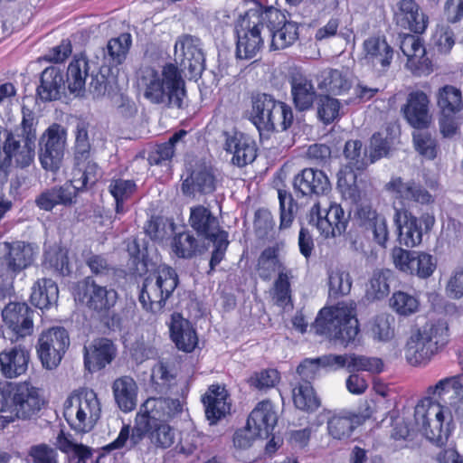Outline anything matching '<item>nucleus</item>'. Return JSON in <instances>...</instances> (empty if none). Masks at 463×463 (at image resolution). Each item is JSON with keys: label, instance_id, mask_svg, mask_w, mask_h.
<instances>
[{"label": "nucleus", "instance_id": "41", "mask_svg": "<svg viewBox=\"0 0 463 463\" xmlns=\"http://www.w3.org/2000/svg\"><path fill=\"white\" fill-rule=\"evenodd\" d=\"M291 92L294 103L299 110H306L311 108L317 97L312 81L300 75L293 77L291 80Z\"/></svg>", "mask_w": 463, "mask_h": 463}, {"label": "nucleus", "instance_id": "53", "mask_svg": "<svg viewBox=\"0 0 463 463\" xmlns=\"http://www.w3.org/2000/svg\"><path fill=\"white\" fill-rule=\"evenodd\" d=\"M137 185L132 180L113 179L109 185V191L116 201V213L122 214L126 212L124 202L135 193Z\"/></svg>", "mask_w": 463, "mask_h": 463}, {"label": "nucleus", "instance_id": "11", "mask_svg": "<svg viewBox=\"0 0 463 463\" xmlns=\"http://www.w3.org/2000/svg\"><path fill=\"white\" fill-rule=\"evenodd\" d=\"M307 220L325 238L343 234L348 221L341 205L330 202L328 198L318 201L311 207Z\"/></svg>", "mask_w": 463, "mask_h": 463}, {"label": "nucleus", "instance_id": "61", "mask_svg": "<svg viewBox=\"0 0 463 463\" xmlns=\"http://www.w3.org/2000/svg\"><path fill=\"white\" fill-rule=\"evenodd\" d=\"M340 101L328 95L320 96L317 103L318 118L325 123H332L339 117Z\"/></svg>", "mask_w": 463, "mask_h": 463}, {"label": "nucleus", "instance_id": "17", "mask_svg": "<svg viewBox=\"0 0 463 463\" xmlns=\"http://www.w3.org/2000/svg\"><path fill=\"white\" fill-rule=\"evenodd\" d=\"M400 48L407 57V68L414 74L428 75L432 71L430 60L426 56V50L419 31L405 33L401 37Z\"/></svg>", "mask_w": 463, "mask_h": 463}, {"label": "nucleus", "instance_id": "56", "mask_svg": "<svg viewBox=\"0 0 463 463\" xmlns=\"http://www.w3.org/2000/svg\"><path fill=\"white\" fill-rule=\"evenodd\" d=\"M269 122L270 124L268 125L266 132L287 130L293 122L291 108L283 102L277 101Z\"/></svg>", "mask_w": 463, "mask_h": 463}, {"label": "nucleus", "instance_id": "30", "mask_svg": "<svg viewBox=\"0 0 463 463\" xmlns=\"http://www.w3.org/2000/svg\"><path fill=\"white\" fill-rule=\"evenodd\" d=\"M293 185L303 195L323 194L330 188L329 180L324 172L313 168H306L297 175Z\"/></svg>", "mask_w": 463, "mask_h": 463}, {"label": "nucleus", "instance_id": "27", "mask_svg": "<svg viewBox=\"0 0 463 463\" xmlns=\"http://www.w3.org/2000/svg\"><path fill=\"white\" fill-rule=\"evenodd\" d=\"M229 395L224 387L211 385L203 396V402L205 409L206 419L210 424H215L222 418L230 412L231 403L228 401Z\"/></svg>", "mask_w": 463, "mask_h": 463}, {"label": "nucleus", "instance_id": "49", "mask_svg": "<svg viewBox=\"0 0 463 463\" xmlns=\"http://www.w3.org/2000/svg\"><path fill=\"white\" fill-rule=\"evenodd\" d=\"M236 55L240 59H251L262 45L260 31H237Z\"/></svg>", "mask_w": 463, "mask_h": 463}, {"label": "nucleus", "instance_id": "35", "mask_svg": "<svg viewBox=\"0 0 463 463\" xmlns=\"http://www.w3.org/2000/svg\"><path fill=\"white\" fill-rule=\"evenodd\" d=\"M112 391L118 408L125 412L133 411L137 406V385L133 378L122 376L116 379Z\"/></svg>", "mask_w": 463, "mask_h": 463}, {"label": "nucleus", "instance_id": "7", "mask_svg": "<svg viewBox=\"0 0 463 463\" xmlns=\"http://www.w3.org/2000/svg\"><path fill=\"white\" fill-rule=\"evenodd\" d=\"M448 326L444 322L426 323L411 333L405 348L404 356L411 365L428 363L439 345L445 344Z\"/></svg>", "mask_w": 463, "mask_h": 463}, {"label": "nucleus", "instance_id": "63", "mask_svg": "<svg viewBox=\"0 0 463 463\" xmlns=\"http://www.w3.org/2000/svg\"><path fill=\"white\" fill-rule=\"evenodd\" d=\"M112 105L115 109L116 116L124 121L133 118L137 112V107L136 103L124 94H117L112 98Z\"/></svg>", "mask_w": 463, "mask_h": 463}, {"label": "nucleus", "instance_id": "64", "mask_svg": "<svg viewBox=\"0 0 463 463\" xmlns=\"http://www.w3.org/2000/svg\"><path fill=\"white\" fill-rule=\"evenodd\" d=\"M29 463H59L57 451L46 444H38L30 448Z\"/></svg>", "mask_w": 463, "mask_h": 463}, {"label": "nucleus", "instance_id": "31", "mask_svg": "<svg viewBox=\"0 0 463 463\" xmlns=\"http://www.w3.org/2000/svg\"><path fill=\"white\" fill-rule=\"evenodd\" d=\"M428 96L422 91L410 94L403 109L407 121L415 128H426L430 122Z\"/></svg>", "mask_w": 463, "mask_h": 463}, {"label": "nucleus", "instance_id": "34", "mask_svg": "<svg viewBox=\"0 0 463 463\" xmlns=\"http://www.w3.org/2000/svg\"><path fill=\"white\" fill-rule=\"evenodd\" d=\"M317 88L328 94L343 95L352 87L350 74L346 71L328 69L320 72L317 78Z\"/></svg>", "mask_w": 463, "mask_h": 463}, {"label": "nucleus", "instance_id": "48", "mask_svg": "<svg viewBox=\"0 0 463 463\" xmlns=\"http://www.w3.org/2000/svg\"><path fill=\"white\" fill-rule=\"evenodd\" d=\"M353 280L347 269L335 266L328 271L329 295L338 298L348 295L351 291Z\"/></svg>", "mask_w": 463, "mask_h": 463}, {"label": "nucleus", "instance_id": "15", "mask_svg": "<svg viewBox=\"0 0 463 463\" xmlns=\"http://www.w3.org/2000/svg\"><path fill=\"white\" fill-rule=\"evenodd\" d=\"M236 20L235 29H283L287 24L285 14L279 9L269 7L263 9L261 5H254L243 14H232Z\"/></svg>", "mask_w": 463, "mask_h": 463}, {"label": "nucleus", "instance_id": "58", "mask_svg": "<svg viewBox=\"0 0 463 463\" xmlns=\"http://www.w3.org/2000/svg\"><path fill=\"white\" fill-rule=\"evenodd\" d=\"M132 43L130 33H121L117 38L109 41L107 48L109 56L115 64H121L126 60L127 54Z\"/></svg>", "mask_w": 463, "mask_h": 463}, {"label": "nucleus", "instance_id": "62", "mask_svg": "<svg viewBox=\"0 0 463 463\" xmlns=\"http://www.w3.org/2000/svg\"><path fill=\"white\" fill-rule=\"evenodd\" d=\"M413 142L416 150L424 157L433 159L436 156V141L427 131L418 128L413 133Z\"/></svg>", "mask_w": 463, "mask_h": 463}, {"label": "nucleus", "instance_id": "44", "mask_svg": "<svg viewBox=\"0 0 463 463\" xmlns=\"http://www.w3.org/2000/svg\"><path fill=\"white\" fill-rule=\"evenodd\" d=\"M185 130L175 133L168 142L156 146L148 154L147 161L151 165L168 166L175 153V146L186 136Z\"/></svg>", "mask_w": 463, "mask_h": 463}, {"label": "nucleus", "instance_id": "10", "mask_svg": "<svg viewBox=\"0 0 463 463\" xmlns=\"http://www.w3.org/2000/svg\"><path fill=\"white\" fill-rule=\"evenodd\" d=\"M362 143L359 140H350L345 143L344 155L347 165L341 169L337 175V187L345 199L356 203L361 199L362 188L357 183V175L354 169L362 170L366 165L365 153L362 151Z\"/></svg>", "mask_w": 463, "mask_h": 463}, {"label": "nucleus", "instance_id": "8", "mask_svg": "<svg viewBox=\"0 0 463 463\" xmlns=\"http://www.w3.org/2000/svg\"><path fill=\"white\" fill-rule=\"evenodd\" d=\"M100 413V402L96 392L90 389L74 392L64 403V418L71 428L78 432L90 431L99 420Z\"/></svg>", "mask_w": 463, "mask_h": 463}, {"label": "nucleus", "instance_id": "60", "mask_svg": "<svg viewBox=\"0 0 463 463\" xmlns=\"http://www.w3.org/2000/svg\"><path fill=\"white\" fill-rule=\"evenodd\" d=\"M173 251L181 258H191L197 251H201L194 237L183 232L175 237L172 244Z\"/></svg>", "mask_w": 463, "mask_h": 463}, {"label": "nucleus", "instance_id": "12", "mask_svg": "<svg viewBox=\"0 0 463 463\" xmlns=\"http://www.w3.org/2000/svg\"><path fill=\"white\" fill-rule=\"evenodd\" d=\"M393 220L397 226L400 244L408 248L420 244L423 232H429L435 224L432 213H425L417 218L404 209H396Z\"/></svg>", "mask_w": 463, "mask_h": 463}, {"label": "nucleus", "instance_id": "33", "mask_svg": "<svg viewBox=\"0 0 463 463\" xmlns=\"http://www.w3.org/2000/svg\"><path fill=\"white\" fill-rule=\"evenodd\" d=\"M387 190L396 199L413 201L422 204L432 202V196L413 181L403 182L402 178H392L387 184Z\"/></svg>", "mask_w": 463, "mask_h": 463}, {"label": "nucleus", "instance_id": "50", "mask_svg": "<svg viewBox=\"0 0 463 463\" xmlns=\"http://www.w3.org/2000/svg\"><path fill=\"white\" fill-rule=\"evenodd\" d=\"M57 447L70 458H77V463H86L92 457V449L83 444L74 442L70 434L62 430L57 436Z\"/></svg>", "mask_w": 463, "mask_h": 463}, {"label": "nucleus", "instance_id": "42", "mask_svg": "<svg viewBox=\"0 0 463 463\" xmlns=\"http://www.w3.org/2000/svg\"><path fill=\"white\" fill-rule=\"evenodd\" d=\"M436 99L440 113L458 114L463 109L462 92L456 86L444 85L439 88Z\"/></svg>", "mask_w": 463, "mask_h": 463}, {"label": "nucleus", "instance_id": "38", "mask_svg": "<svg viewBox=\"0 0 463 463\" xmlns=\"http://www.w3.org/2000/svg\"><path fill=\"white\" fill-rule=\"evenodd\" d=\"M59 289L56 283L50 279H42L32 288L31 302L40 309L49 308L56 304Z\"/></svg>", "mask_w": 463, "mask_h": 463}, {"label": "nucleus", "instance_id": "29", "mask_svg": "<svg viewBox=\"0 0 463 463\" xmlns=\"http://www.w3.org/2000/svg\"><path fill=\"white\" fill-rule=\"evenodd\" d=\"M30 353L22 346H14L0 353V372L6 378L24 374L28 368Z\"/></svg>", "mask_w": 463, "mask_h": 463}, {"label": "nucleus", "instance_id": "47", "mask_svg": "<svg viewBox=\"0 0 463 463\" xmlns=\"http://www.w3.org/2000/svg\"><path fill=\"white\" fill-rule=\"evenodd\" d=\"M359 424V418L355 415H334L327 421V431L333 439L345 440Z\"/></svg>", "mask_w": 463, "mask_h": 463}, {"label": "nucleus", "instance_id": "23", "mask_svg": "<svg viewBox=\"0 0 463 463\" xmlns=\"http://www.w3.org/2000/svg\"><path fill=\"white\" fill-rule=\"evenodd\" d=\"M278 422V413L269 401L260 402L249 415L247 424L260 439L272 435Z\"/></svg>", "mask_w": 463, "mask_h": 463}, {"label": "nucleus", "instance_id": "40", "mask_svg": "<svg viewBox=\"0 0 463 463\" xmlns=\"http://www.w3.org/2000/svg\"><path fill=\"white\" fill-rule=\"evenodd\" d=\"M214 177L206 166H198L194 169L182 184L185 194H192L195 191L209 194L214 190Z\"/></svg>", "mask_w": 463, "mask_h": 463}, {"label": "nucleus", "instance_id": "54", "mask_svg": "<svg viewBox=\"0 0 463 463\" xmlns=\"http://www.w3.org/2000/svg\"><path fill=\"white\" fill-rule=\"evenodd\" d=\"M393 324L394 318L392 316L386 313L378 315L370 322V335L376 341H390L394 335Z\"/></svg>", "mask_w": 463, "mask_h": 463}, {"label": "nucleus", "instance_id": "39", "mask_svg": "<svg viewBox=\"0 0 463 463\" xmlns=\"http://www.w3.org/2000/svg\"><path fill=\"white\" fill-rule=\"evenodd\" d=\"M276 102L277 100L267 94L258 95L252 101L251 118L260 136L264 135L268 125L270 124Z\"/></svg>", "mask_w": 463, "mask_h": 463}, {"label": "nucleus", "instance_id": "22", "mask_svg": "<svg viewBox=\"0 0 463 463\" xmlns=\"http://www.w3.org/2000/svg\"><path fill=\"white\" fill-rule=\"evenodd\" d=\"M175 57L180 66L191 73H201L204 68V55L199 47V41L191 36L185 35L176 42Z\"/></svg>", "mask_w": 463, "mask_h": 463}, {"label": "nucleus", "instance_id": "14", "mask_svg": "<svg viewBox=\"0 0 463 463\" xmlns=\"http://www.w3.org/2000/svg\"><path fill=\"white\" fill-rule=\"evenodd\" d=\"M66 144V128L57 123L49 126L40 137V161L44 169L55 171L59 168Z\"/></svg>", "mask_w": 463, "mask_h": 463}, {"label": "nucleus", "instance_id": "59", "mask_svg": "<svg viewBox=\"0 0 463 463\" xmlns=\"http://www.w3.org/2000/svg\"><path fill=\"white\" fill-rule=\"evenodd\" d=\"M383 370V363L379 358L349 354L348 371L350 373L366 371L371 373H380Z\"/></svg>", "mask_w": 463, "mask_h": 463}, {"label": "nucleus", "instance_id": "52", "mask_svg": "<svg viewBox=\"0 0 463 463\" xmlns=\"http://www.w3.org/2000/svg\"><path fill=\"white\" fill-rule=\"evenodd\" d=\"M99 175L98 165L92 160H76V166L72 172V177L77 188H85L88 184H93Z\"/></svg>", "mask_w": 463, "mask_h": 463}, {"label": "nucleus", "instance_id": "43", "mask_svg": "<svg viewBox=\"0 0 463 463\" xmlns=\"http://www.w3.org/2000/svg\"><path fill=\"white\" fill-rule=\"evenodd\" d=\"M392 271L390 269H375L365 287V297L369 300H379L390 293V281Z\"/></svg>", "mask_w": 463, "mask_h": 463}, {"label": "nucleus", "instance_id": "20", "mask_svg": "<svg viewBox=\"0 0 463 463\" xmlns=\"http://www.w3.org/2000/svg\"><path fill=\"white\" fill-rule=\"evenodd\" d=\"M34 248L23 241L0 243V261L2 266L13 273H18L29 267L34 260Z\"/></svg>", "mask_w": 463, "mask_h": 463}, {"label": "nucleus", "instance_id": "28", "mask_svg": "<svg viewBox=\"0 0 463 463\" xmlns=\"http://www.w3.org/2000/svg\"><path fill=\"white\" fill-rule=\"evenodd\" d=\"M173 342L179 350L192 352L198 344V336L192 324L180 314L174 313L169 326Z\"/></svg>", "mask_w": 463, "mask_h": 463}, {"label": "nucleus", "instance_id": "1", "mask_svg": "<svg viewBox=\"0 0 463 463\" xmlns=\"http://www.w3.org/2000/svg\"><path fill=\"white\" fill-rule=\"evenodd\" d=\"M463 374L439 380L430 392L443 402L430 398L420 400L414 409V426L437 446H442L454 429V422L463 418Z\"/></svg>", "mask_w": 463, "mask_h": 463}, {"label": "nucleus", "instance_id": "57", "mask_svg": "<svg viewBox=\"0 0 463 463\" xmlns=\"http://www.w3.org/2000/svg\"><path fill=\"white\" fill-rule=\"evenodd\" d=\"M286 269L278 257V250L275 248H268L260 256L258 262L259 275L263 279H269L271 274Z\"/></svg>", "mask_w": 463, "mask_h": 463}, {"label": "nucleus", "instance_id": "6", "mask_svg": "<svg viewBox=\"0 0 463 463\" xmlns=\"http://www.w3.org/2000/svg\"><path fill=\"white\" fill-rule=\"evenodd\" d=\"M314 328L317 334L344 345L354 341L359 332L354 302H341L323 308L315 321Z\"/></svg>", "mask_w": 463, "mask_h": 463}, {"label": "nucleus", "instance_id": "18", "mask_svg": "<svg viewBox=\"0 0 463 463\" xmlns=\"http://www.w3.org/2000/svg\"><path fill=\"white\" fill-rule=\"evenodd\" d=\"M364 65L376 72L386 71L393 59V49L383 35L374 34L364 40L363 44Z\"/></svg>", "mask_w": 463, "mask_h": 463}, {"label": "nucleus", "instance_id": "25", "mask_svg": "<svg viewBox=\"0 0 463 463\" xmlns=\"http://www.w3.org/2000/svg\"><path fill=\"white\" fill-rule=\"evenodd\" d=\"M224 148L228 153L232 154V162L242 167L256 157V146L254 142L241 132L225 134Z\"/></svg>", "mask_w": 463, "mask_h": 463}, {"label": "nucleus", "instance_id": "51", "mask_svg": "<svg viewBox=\"0 0 463 463\" xmlns=\"http://www.w3.org/2000/svg\"><path fill=\"white\" fill-rule=\"evenodd\" d=\"M293 278L292 270H279L271 289L272 299L279 307H286L291 303V288L289 279Z\"/></svg>", "mask_w": 463, "mask_h": 463}, {"label": "nucleus", "instance_id": "4", "mask_svg": "<svg viewBox=\"0 0 463 463\" xmlns=\"http://www.w3.org/2000/svg\"><path fill=\"white\" fill-rule=\"evenodd\" d=\"M22 113L20 126L14 131H4L5 141L0 153L4 165L24 168L34 160L37 120L29 109L24 107Z\"/></svg>", "mask_w": 463, "mask_h": 463}, {"label": "nucleus", "instance_id": "13", "mask_svg": "<svg viewBox=\"0 0 463 463\" xmlns=\"http://www.w3.org/2000/svg\"><path fill=\"white\" fill-rule=\"evenodd\" d=\"M69 345L70 337L65 328L53 326L43 330L39 335L36 345L43 366L48 370L56 368Z\"/></svg>", "mask_w": 463, "mask_h": 463}, {"label": "nucleus", "instance_id": "46", "mask_svg": "<svg viewBox=\"0 0 463 463\" xmlns=\"http://www.w3.org/2000/svg\"><path fill=\"white\" fill-rule=\"evenodd\" d=\"M358 213L364 220L366 228L372 231L376 242L380 245H384L389 234L385 218L370 207L361 208Z\"/></svg>", "mask_w": 463, "mask_h": 463}, {"label": "nucleus", "instance_id": "24", "mask_svg": "<svg viewBox=\"0 0 463 463\" xmlns=\"http://www.w3.org/2000/svg\"><path fill=\"white\" fill-rule=\"evenodd\" d=\"M117 348L107 338L95 339L84 347V365L90 372L105 368L115 358Z\"/></svg>", "mask_w": 463, "mask_h": 463}, {"label": "nucleus", "instance_id": "19", "mask_svg": "<svg viewBox=\"0 0 463 463\" xmlns=\"http://www.w3.org/2000/svg\"><path fill=\"white\" fill-rule=\"evenodd\" d=\"M392 256L397 269L420 278L430 277L436 267L431 255L425 252L408 251L399 248L393 250Z\"/></svg>", "mask_w": 463, "mask_h": 463}, {"label": "nucleus", "instance_id": "37", "mask_svg": "<svg viewBox=\"0 0 463 463\" xmlns=\"http://www.w3.org/2000/svg\"><path fill=\"white\" fill-rule=\"evenodd\" d=\"M89 70V61L82 54L74 57L70 62L67 70V82L71 93L80 95L84 91Z\"/></svg>", "mask_w": 463, "mask_h": 463}, {"label": "nucleus", "instance_id": "32", "mask_svg": "<svg viewBox=\"0 0 463 463\" xmlns=\"http://www.w3.org/2000/svg\"><path fill=\"white\" fill-rule=\"evenodd\" d=\"M394 19L401 29H426L428 26V16L414 0H401Z\"/></svg>", "mask_w": 463, "mask_h": 463}, {"label": "nucleus", "instance_id": "36", "mask_svg": "<svg viewBox=\"0 0 463 463\" xmlns=\"http://www.w3.org/2000/svg\"><path fill=\"white\" fill-rule=\"evenodd\" d=\"M64 87L63 75L57 67L46 68L41 75V85L37 92L43 100L57 99Z\"/></svg>", "mask_w": 463, "mask_h": 463}, {"label": "nucleus", "instance_id": "16", "mask_svg": "<svg viewBox=\"0 0 463 463\" xmlns=\"http://www.w3.org/2000/svg\"><path fill=\"white\" fill-rule=\"evenodd\" d=\"M78 300L97 311L108 310L117 301V292L96 283L91 278L80 281L74 293Z\"/></svg>", "mask_w": 463, "mask_h": 463}, {"label": "nucleus", "instance_id": "21", "mask_svg": "<svg viewBox=\"0 0 463 463\" xmlns=\"http://www.w3.org/2000/svg\"><path fill=\"white\" fill-rule=\"evenodd\" d=\"M2 318L17 338L33 333V311L25 303L10 302L2 310Z\"/></svg>", "mask_w": 463, "mask_h": 463}, {"label": "nucleus", "instance_id": "9", "mask_svg": "<svg viewBox=\"0 0 463 463\" xmlns=\"http://www.w3.org/2000/svg\"><path fill=\"white\" fill-rule=\"evenodd\" d=\"M178 279L175 269L168 266H159L148 275L139 294L142 307L154 314L163 312L166 300L177 287Z\"/></svg>", "mask_w": 463, "mask_h": 463}, {"label": "nucleus", "instance_id": "5", "mask_svg": "<svg viewBox=\"0 0 463 463\" xmlns=\"http://www.w3.org/2000/svg\"><path fill=\"white\" fill-rule=\"evenodd\" d=\"M38 390L27 383L0 381V429L15 420H26L41 409Z\"/></svg>", "mask_w": 463, "mask_h": 463}, {"label": "nucleus", "instance_id": "2", "mask_svg": "<svg viewBox=\"0 0 463 463\" xmlns=\"http://www.w3.org/2000/svg\"><path fill=\"white\" fill-rule=\"evenodd\" d=\"M181 411L176 399L149 398L140 407L136 416V426L124 425L117 439L105 446L104 450L131 449L146 435L156 448H170L175 440V430L169 420Z\"/></svg>", "mask_w": 463, "mask_h": 463}, {"label": "nucleus", "instance_id": "45", "mask_svg": "<svg viewBox=\"0 0 463 463\" xmlns=\"http://www.w3.org/2000/svg\"><path fill=\"white\" fill-rule=\"evenodd\" d=\"M294 405L305 411H314L320 406V401L308 381L297 383L292 388Z\"/></svg>", "mask_w": 463, "mask_h": 463}, {"label": "nucleus", "instance_id": "55", "mask_svg": "<svg viewBox=\"0 0 463 463\" xmlns=\"http://www.w3.org/2000/svg\"><path fill=\"white\" fill-rule=\"evenodd\" d=\"M390 307L399 316L409 317L418 311L420 302L414 295L399 290L390 298Z\"/></svg>", "mask_w": 463, "mask_h": 463}, {"label": "nucleus", "instance_id": "3", "mask_svg": "<svg viewBox=\"0 0 463 463\" xmlns=\"http://www.w3.org/2000/svg\"><path fill=\"white\" fill-rule=\"evenodd\" d=\"M137 84L144 97L153 104L181 108L185 91L184 80L173 64L165 65L162 71L144 67L139 71Z\"/></svg>", "mask_w": 463, "mask_h": 463}, {"label": "nucleus", "instance_id": "26", "mask_svg": "<svg viewBox=\"0 0 463 463\" xmlns=\"http://www.w3.org/2000/svg\"><path fill=\"white\" fill-rule=\"evenodd\" d=\"M189 224L198 236L205 241L226 232L221 230L217 217L212 213L209 208L203 205L191 207Z\"/></svg>", "mask_w": 463, "mask_h": 463}]
</instances>
